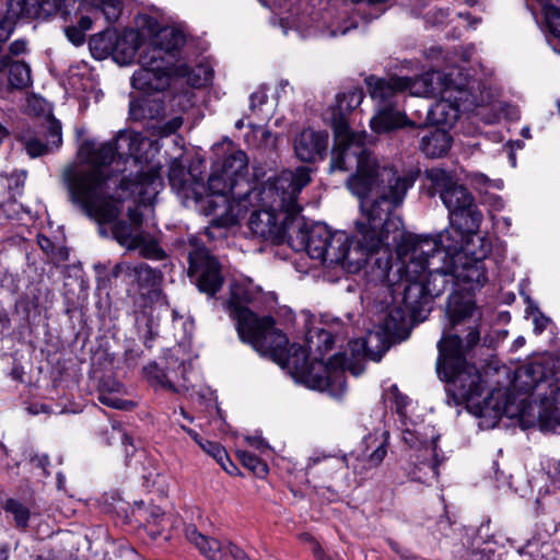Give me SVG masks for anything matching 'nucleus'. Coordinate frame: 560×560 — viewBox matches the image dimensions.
Segmentation results:
<instances>
[{
    "mask_svg": "<svg viewBox=\"0 0 560 560\" xmlns=\"http://www.w3.org/2000/svg\"><path fill=\"white\" fill-rule=\"evenodd\" d=\"M136 37L132 33L118 35L115 40L112 56L119 65H129L137 52Z\"/></svg>",
    "mask_w": 560,
    "mask_h": 560,
    "instance_id": "e433bc0d",
    "label": "nucleus"
},
{
    "mask_svg": "<svg viewBox=\"0 0 560 560\" xmlns=\"http://www.w3.org/2000/svg\"><path fill=\"white\" fill-rule=\"evenodd\" d=\"M61 142V124L49 115L40 126L39 136L27 138L24 148L31 158H37L58 149Z\"/></svg>",
    "mask_w": 560,
    "mask_h": 560,
    "instance_id": "5701e85b",
    "label": "nucleus"
},
{
    "mask_svg": "<svg viewBox=\"0 0 560 560\" xmlns=\"http://www.w3.org/2000/svg\"><path fill=\"white\" fill-rule=\"evenodd\" d=\"M478 248H465L464 254L455 255L450 261L453 267L456 287L467 290L481 288L488 280L483 259L491 253V242L477 237Z\"/></svg>",
    "mask_w": 560,
    "mask_h": 560,
    "instance_id": "4468645a",
    "label": "nucleus"
},
{
    "mask_svg": "<svg viewBox=\"0 0 560 560\" xmlns=\"http://www.w3.org/2000/svg\"><path fill=\"white\" fill-rule=\"evenodd\" d=\"M168 180L172 188L183 199H192L195 201L205 202L206 197H203V195L208 189L194 173V168L190 167L187 171L180 160L174 159L171 162L168 168Z\"/></svg>",
    "mask_w": 560,
    "mask_h": 560,
    "instance_id": "aec40b11",
    "label": "nucleus"
},
{
    "mask_svg": "<svg viewBox=\"0 0 560 560\" xmlns=\"http://www.w3.org/2000/svg\"><path fill=\"white\" fill-rule=\"evenodd\" d=\"M488 203H489V208H490L489 211L493 219H494V213L500 212L504 208V201L499 196H494V195L490 196L488 198Z\"/></svg>",
    "mask_w": 560,
    "mask_h": 560,
    "instance_id": "bf43d9fd",
    "label": "nucleus"
},
{
    "mask_svg": "<svg viewBox=\"0 0 560 560\" xmlns=\"http://www.w3.org/2000/svg\"><path fill=\"white\" fill-rule=\"evenodd\" d=\"M439 73L440 79H434V93L422 94L421 96H434L441 94L438 101L428 112V118L432 124L442 127H452L459 117L460 108L468 110L479 105L478 96L472 94L467 79L462 77L459 70L453 69L447 73Z\"/></svg>",
    "mask_w": 560,
    "mask_h": 560,
    "instance_id": "9d476101",
    "label": "nucleus"
},
{
    "mask_svg": "<svg viewBox=\"0 0 560 560\" xmlns=\"http://www.w3.org/2000/svg\"><path fill=\"white\" fill-rule=\"evenodd\" d=\"M31 462L34 463L38 468H42L45 475H48L47 466L49 465V458L46 454L34 455L31 457Z\"/></svg>",
    "mask_w": 560,
    "mask_h": 560,
    "instance_id": "052dcab7",
    "label": "nucleus"
},
{
    "mask_svg": "<svg viewBox=\"0 0 560 560\" xmlns=\"http://www.w3.org/2000/svg\"><path fill=\"white\" fill-rule=\"evenodd\" d=\"M258 131L260 132V144L265 149L273 150L277 145V137L267 129L258 128Z\"/></svg>",
    "mask_w": 560,
    "mask_h": 560,
    "instance_id": "4d7b16f0",
    "label": "nucleus"
},
{
    "mask_svg": "<svg viewBox=\"0 0 560 560\" xmlns=\"http://www.w3.org/2000/svg\"><path fill=\"white\" fill-rule=\"evenodd\" d=\"M439 435H432L430 441L419 440L415 432L410 430H405L402 432V440L406 444L411 447H417L418 445L424 446L427 452H430L432 455L431 462H421L420 465L424 468H429L432 478H438L439 476V465L442 463V459H439L436 454V441Z\"/></svg>",
    "mask_w": 560,
    "mask_h": 560,
    "instance_id": "72a5a7b5",
    "label": "nucleus"
},
{
    "mask_svg": "<svg viewBox=\"0 0 560 560\" xmlns=\"http://www.w3.org/2000/svg\"><path fill=\"white\" fill-rule=\"evenodd\" d=\"M116 37L117 32L110 28L93 35L89 40V46L92 54L97 59H103L108 55H112Z\"/></svg>",
    "mask_w": 560,
    "mask_h": 560,
    "instance_id": "4c0bfd02",
    "label": "nucleus"
},
{
    "mask_svg": "<svg viewBox=\"0 0 560 560\" xmlns=\"http://www.w3.org/2000/svg\"><path fill=\"white\" fill-rule=\"evenodd\" d=\"M93 21L90 16L83 15L79 20V28L82 30L84 33L85 31H89L92 27Z\"/></svg>",
    "mask_w": 560,
    "mask_h": 560,
    "instance_id": "0e129e2a",
    "label": "nucleus"
},
{
    "mask_svg": "<svg viewBox=\"0 0 560 560\" xmlns=\"http://www.w3.org/2000/svg\"><path fill=\"white\" fill-rule=\"evenodd\" d=\"M439 73H425L419 78L390 77L382 79L370 77L366 79L370 95L377 101L380 105L393 103L392 98L397 94L409 91L411 95H422L435 92L433 86L434 79H440Z\"/></svg>",
    "mask_w": 560,
    "mask_h": 560,
    "instance_id": "2eb2a0df",
    "label": "nucleus"
},
{
    "mask_svg": "<svg viewBox=\"0 0 560 560\" xmlns=\"http://www.w3.org/2000/svg\"><path fill=\"white\" fill-rule=\"evenodd\" d=\"M246 441L250 446L257 450H264L267 447V443L265 442V440L259 436H247Z\"/></svg>",
    "mask_w": 560,
    "mask_h": 560,
    "instance_id": "e2e57ef3",
    "label": "nucleus"
},
{
    "mask_svg": "<svg viewBox=\"0 0 560 560\" xmlns=\"http://www.w3.org/2000/svg\"><path fill=\"white\" fill-rule=\"evenodd\" d=\"M238 458L243 466L248 468L255 476L262 478L268 474V465L255 454L241 451L238 452Z\"/></svg>",
    "mask_w": 560,
    "mask_h": 560,
    "instance_id": "c03bdc74",
    "label": "nucleus"
},
{
    "mask_svg": "<svg viewBox=\"0 0 560 560\" xmlns=\"http://www.w3.org/2000/svg\"><path fill=\"white\" fill-rule=\"evenodd\" d=\"M387 439L386 431L374 432L364 438L362 455L371 467H376L384 460L387 454Z\"/></svg>",
    "mask_w": 560,
    "mask_h": 560,
    "instance_id": "7c9ffc66",
    "label": "nucleus"
},
{
    "mask_svg": "<svg viewBox=\"0 0 560 560\" xmlns=\"http://www.w3.org/2000/svg\"><path fill=\"white\" fill-rule=\"evenodd\" d=\"M249 293L241 285L231 288L226 311L235 322L240 339L249 343L261 355L288 369L292 377L306 387L327 393L335 399L343 397L347 385L345 369L347 357L336 353L327 363L314 358L308 360V349L292 345L288 348L287 336L275 327L271 316L259 317L248 308Z\"/></svg>",
    "mask_w": 560,
    "mask_h": 560,
    "instance_id": "f03ea898",
    "label": "nucleus"
},
{
    "mask_svg": "<svg viewBox=\"0 0 560 560\" xmlns=\"http://www.w3.org/2000/svg\"><path fill=\"white\" fill-rule=\"evenodd\" d=\"M506 560H558V552L551 542L533 539L518 549L505 552Z\"/></svg>",
    "mask_w": 560,
    "mask_h": 560,
    "instance_id": "bb28decb",
    "label": "nucleus"
},
{
    "mask_svg": "<svg viewBox=\"0 0 560 560\" xmlns=\"http://www.w3.org/2000/svg\"><path fill=\"white\" fill-rule=\"evenodd\" d=\"M26 50V42L24 40H15L10 44L9 52L12 56H19Z\"/></svg>",
    "mask_w": 560,
    "mask_h": 560,
    "instance_id": "680f3d73",
    "label": "nucleus"
},
{
    "mask_svg": "<svg viewBox=\"0 0 560 560\" xmlns=\"http://www.w3.org/2000/svg\"><path fill=\"white\" fill-rule=\"evenodd\" d=\"M363 98V90L359 88H352L347 92L336 95V105L330 108L331 127L335 136V144L331 150L330 159L336 152L341 153L350 151L349 149L354 145L366 148V132L351 131L347 119V116L360 106Z\"/></svg>",
    "mask_w": 560,
    "mask_h": 560,
    "instance_id": "f8f14e48",
    "label": "nucleus"
},
{
    "mask_svg": "<svg viewBox=\"0 0 560 560\" xmlns=\"http://www.w3.org/2000/svg\"><path fill=\"white\" fill-rule=\"evenodd\" d=\"M7 179L0 174V198L7 195ZM16 202H0V210H2L8 218H12L14 214H18Z\"/></svg>",
    "mask_w": 560,
    "mask_h": 560,
    "instance_id": "864d4df0",
    "label": "nucleus"
},
{
    "mask_svg": "<svg viewBox=\"0 0 560 560\" xmlns=\"http://www.w3.org/2000/svg\"><path fill=\"white\" fill-rule=\"evenodd\" d=\"M137 249L140 250V255L147 259L162 260L166 257L165 252L159 245V242L151 236L149 233L141 231L137 233Z\"/></svg>",
    "mask_w": 560,
    "mask_h": 560,
    "instance_id": "58836bf2",
    "label": "nucleus"
},
{
    "mask_svg": "<svg viewBox=\"0 0 560 560\" xmlns=\"http://www.w3.org/2000/svg\"><path fill=\"white\" fill-rule=\"evenodd\" d=\"M113 142L119 158L141 161L140 150L147 143V139L140 132L125 130L120 131Z\"/></svg>",
    "mask_w": 560,
    "mask_h": 560,
    "instance_id": "c756f323",
    "label": "nucleus"
},
{
    "mask_svg": "<svg viewBox=\"0 0 560 560\" xmlns=\"http://www.w3.org/2000/svg\"><path fill=\"white\" fill-rule=\"evenodd\" d=\"M249 108L252 113L257 114L261 119H267L269 117L268 113H264L262 105L267 103L268 96L264 89L255 91L252 93Z\"/></svg>",
    "mask_w": 560,
    "mask_h": 560,
    "instance_id": "8fccbe9b",
    "label": "nucleus"
},
{
    "mask_svg": "<svg viewBox=\"0 0 560 560\" xmlns=\"http://www.w3.org/2000/svg\"><path fill=\"white\" fill-rule=\"evenodd\" d=\"M38 244L42 247V249H44L45 252H47L52 246L50 240L46 236H39Z\"/></svg>",
    "mask_w": 560,
    "mask_h": 560,
    "instance_id": "774afa93",
    "label": "nucleus"
},
{
    "mask_svg": "<svg viewBox=\"0 0 560 560\" xmlns=\"http://www.w3.org/2000/svg\"><path fill=\"white\" fill-rule=\"evenodd\" d=\"M545 24L549 33L560 38V9L555 4L547 5L544 10Z\"/></svg>",
    "mask_w": 560,
    "mask_h": 560,
    "instance_id": "09e8293b",
    "label": "nucleus"
},
{
    "mask_svg": "<svg viewBox=\"0 0 560 560\" xmlns=\"http://www.w3.org/2000/svg\"><path fill=\"white\" fill-rule=\"evenodd\" d=\"M412 316L399 303H393L384 317L381 327L384 334L392 339H406L409 335V320Z\"/></svg>",
    "mask_w": 560,
    "mask_h": 560,
    "instance_id": "a878e982",
    "label": "nucleus"
},
{
    "mask_svg": "<svg viewBox=\"0 0 560 560\" xmlns=\"http://www.w3.org/2000/svg\"><path fill=\"white\" fill-rule=\"evenodd\" d=\"M451 148V137L441 129L429 132L423 136L420 142L421 151L428 158H440L447 153Z\"/></svg>",
    "mask_w": 560,
    "mask_h": 560,
    "instance_id": "f704fd0d",
    "label": "nucleus"
},
{
    "mask_svg": "<svg viewBox=\"0 0 560 560\" xmlns=\"http://www.w3.org/2000/svg\"><path fill=\"white\" fill-rule=\"evenodd\" d=\"M98 11L104 15L108 23H115L121 14V3L119 0H94Z\"/></svg>",
    "mask_w": 560,
    "mask_h": 560,
    "instance_id": "de8ad7c7",
    "label": "nucleus"
},
{
    "mask_svg": "<svg viewBox=\"0 0 560 560\" xmlns=\"http://www.w3.org/2000/svg\"><path fill=\"white\" fill-rule=\"evenodd\" d=\"M5 512L13 515L18 527H26L30 518L28 509L14 499H8L4 504Z\"/></svg>",
    "mask_w": 560,
    "mask_h": 560,
    "instance_id": "a18cd8bd",
    "label": "nucleus"
},
{
    "mask_svg": "<svg viewBox=\"0 0 560 560\" xmlns=\"http://www.w3.org/2000/svg\"><path fill=\"white\" fill-rule=\"evenodd\" d=\"M334 342L332 332L323 327H313L306 331L305 345L313 355H324L331 350Z\"/></svg>",
    "mask_w": 560,
    "mask_h": 560,
    "instance_id": "c9c22d12",
    "label": "nucleus"
},
{
    "mask_svg": "<svg viewBox=\"0 0 560 560\" xmlns=\"http://www.w3.org/2000/svg\"><path fill=\"white\" fill-rule=\"evenodd\" d=\"M383 271V278L388 282L393 302L399 303L412 316V320L422 322L432 308V299L427 291L420 269L422 264L418 258L400 256Z\"/></svg>",
    "mask_w": 560,
    "mask_h": 560,
    "instance_id": "6e6552de",
    "label": "nucleus"
},
{
    "mask_svg": "<svg viewBox=\"0 0 560 560\" xmlns=\"http://www.w3.org/2000/svg\"><path fill=\"white\" fill-rule=\"evenodd\" d=\"M189 276L200 292L213 296L223 285L221 265L206 247H197L188 255Z\"/></svg>",
    "mask_w": 560,
    "mask_h": 560,
    "instance_id": "f3484780",
    "label": "nucleus"
},
{
    "mask_svg": "<svg viewBox=\"0 0 560 560\" xmlns=\"http://www.w3.org/2000/svg\"><path fill=\"white\" fill-rule=\"evenodd\" d=\"M450 329L438 342L436 372L447 383V393L455 405L474 404L483 390L481 374L466 355L480 341L481 311L475 302L457 292L447 301Z\"/></svg>",
    "mask_w": 560,
    "mask_h": 560,
    "instance_id": "20e7f679",
    "label": "nucleus"
},
{
    "mask_svg": "<svg viewBox=\"0 0 560 560\" xmlns=\"http://www.w3.org/2000/svg\"><path fill=\"white\" fill-rule=\"evenodd\" d=\"M324 463L326 469H341L343 467L345 460L334 456H323V457H313L310 458L307 464V471L311 472L317 464Z\"/></svg>",
    "mask_w": 560,
    "mask_h": 560,
    "instance_id": "3c124183",
    "label": "nucleus"
},
{
    "mask_svg": "<svg viewBox=\"0 0 560 560\" xmlns=\"http://www.w3.org/2000/svg\"><path fill=\"white\" fill-rule=\"evenodd\" d=\"M310 182L308 168L305 166H300L294 172L285 170L278 176L268 178L261 188L247 198V209L235 223L254 208L248 220V228L254 235L262 238L282 233L288 235L285 223L291 224L301 212L298 196Z\"/></svg>",
    "mask_w": 560,
    "mask_h": 560,
    "instance_id": "39448f33",
    "label": "nucleus"
},
{
    "mask_svg": "<svg viewBox=\"0 0 560 560\" xmlns=\"http://www.w3.org/2000/svg\"><path fill=\"white\" fill-rule=\"evenodd\" d=\"M138 25L142 28L147 27L148 32L152 35H156L161 30L159 26V22L149 15H141L138 18Z\"/></svg>",
    "mask_w": 560,
    "mask_h": 560,
    "instance_id": "5fc2aeb1",
    "label": "nucleus"
},
{
    "mask_svg": "<svg viewBox=\"0 0 560 560\" xmlns=\"http://www.w3.org/2000/svg\"><path fill=\"white\" fill-rule=\"evenodd\" d=\"M66 35L75 46L82 45L85 40V34L78 26H68L66 28Z\"/></svg>",
    "mask_w": 560,
    "mask_h": 560,
    "instance_id": "6e6d98bb",
    "label": "nucleus"
},
{
    "mask_svg": "<svg viewBox=\"0 0 560 560\" xmlns=\"http://www.w3.org/2000/svg\"><path fill=\"white\" fill-rule=\"evenodd\" d=\"M106 384H104L98 392V400L108 407L115 409H130L133 407V402L129 400H124L119 398L116 393L120 392L121 385L119 383L113 382V386L106 389Z\"/></svg>",
    "mask_w": 560,
    "mask_h": 560,
    "instance_id": "79ce46f5",
    "label": "nucleus"
},
{
    "mask_svg": "<svg viewBox=\"0 0 560 560\" xmlns=\"http://www.w3.org/2000/svg\"><path fill=\"white\" fill-rule=\"evenodd\" d=\"M418 259L423 265L420 269L421 279L432 300L444 293L448 287L456 285L451 261L443 262L425 256Z\"/></svg>",
    "mask_w": 560,
    "mask_h": 560,
    "instance_id": "412c9836",
    "label": "nucleus"
},
{
    "mask_svg": "<svg viewBox=\"0 0 560 560\" xmlns=\"http://www.w3.org/2000/svg\"><path fill=\"white\" fill-rule=\"evenodd\" d=\"M9 71V82L15 89H25L31 85V68L23 61H13L11 56L0 57V72Z\"/></svg>",
    "mask_w": 560,
    "mask_h": 560,
    "instance_id": "473e14b6",
    "label": "nucleus"
},
{
    "mask_svg": "<svg viewBox=\"0 0 560 560\" xmlns=\"http://www.w3.org/2000/svg\"><path fill=\"white\" fill-rule=\"evenodd\" d=\"M185 43L183 32L174 27H162L144 50H160V58L170 60L171 55Z\"/></svg>",
    "mask_w": 560,
    "mask_h": 560,
    "instance_id": "cd10ccee",
    "label": "nucleus"
},
{
    "mask_svg": "<svg viewBox=\"0 0 560 560\" xmlns=\"http://www.w3.org/2000/svg\"><path fill=\"white\" fill-rule=\"evenodd\" d=\"M429 176L448 211L451 225L466 231H478L482 213L471 192L443 170H432Z\"/></svg>",
    "mask_w": 560,
    "mask_h": 560,
    "instance_id": "9b49d317",
    "label": "nucleus"
},
{
    "mask_svg": "<svg viewBox=\"0 0 560 560\" xmlns=\"http://www.w3.org/2000/svg\"><path fill=\"white\" fill-rule=\"evenodd\" d=\"M477 231H466L458 226L445 229L438 234L436 237L419 236L412 233H405L394 246L396 253L400 256H409L415 258L438 259L439 261H448L457 254H464L468 246L475 248Z\"/></svg>",
    "mask_w": 560,
    "mask_h": 560,
    "instance_id": "1a4fd4ad",
    "label": "nucleus"
},
{
    "mask_svg": "<svg viewBox=\"0 0 560 560\" xmlns=\"http://www.w3.org/2000/svg\"><path fill=\"white\" fill-rule=\"evenodd\" d=\"M328 147V133L312 128L303 129L293 140L295 155L302 162L322 160Z\"/></svg>",
    "mask_w": 560,
    "mask_h": 560,
    "instance_id": "b1692460",
    "label": "nucleus"
},
{
    "mask_svg": "<svg viewBox=\"0 0 560 560\" xmlns=\"http://www.w3.org/2000/svg\"><path fill=\"white\" fill-rule=\"evenodd\" d=\"M186 538L210 560H248L247 555L233 544L222 545L219 540L208 538L189 525L185 529Z\"/></svg>",
    "mask_w": 560,
    "mask_h": 560,
    "instance_id": "4be33fe9",
    "label": "nucleus"
},
{
    "mask_svg": "<svg viewBox=\"0 0 560 560\" xmlns=\"http://www.w3.org/2000/svg\"><path fill=\"white\" fill-rule=\"evenodd\" d=\"M199 445L201 446V448L207 453L209 454L210 456H212L217 463L228 472V474H231L232 475V470L229 469L228 466H225V462H229L230 463V458L228 456V453L217 442H211V441H205V442H200Z\"/></svg>",
    "mask_w": 560,
    "mask_h": 560,
    "instance_id": "49530a36",
    "label": "nucleus"
},
{
    "mask_svg": "<svg viewBox=\"0 0 560 560\" xmlns=\"http://www.w3.org/2000/svg\"><path fill=\"white\" fill-rule=\"evenodd\" d=\"M180 428L196 442V443H200L202 440L200 438V435L192 429L190 428H187L185 425H180Z\"/></svg>",
    "mask_w": 560,
    "mask_h": 560,
    "instance_id": "338daca9",
    "label": "nucleus"
},
{
    "mask_svg": "<svg viewBox=\"0 0 560 560\" xmlns=\"http://www.w3.org/2000/svg\"><path fill=\"white\" fill-rule=\"evenodd\" d=\"M350 150L336 152L330 159L329 171L354 170L346 186L361 200L360 208L365 219L355 223L359 244L368 253L394 247L406 233L401 219L394 211L402 206L416 179L389 165H381L366 148L354 145Z\"/></svg>",
    "mask_w": 560,
    "mask_h": 560,
    "instance_id": "f257e3e1",
    "label": "nucleus"
},
{
    "mask_svg": "<svg viewBox=\"0 0 560 560\" xmlns=\"http://www.w3.org/2000/svg\"><path fill=\"white\" fill-rule=\"evenodd\" d=\"M112 276L116 279H121L127 285H136L137 290L142 294H144V291H154L163 278L160 270L153 269L144 262L137 265L128 262L117 264L112 270Z\"/></svg>",
    "mask_w": 560,
    "mask_h": 560,
    "instance_id": "6ab92c4d",
    "label": "nucleus"
},
{
    "mask_svg": "<svg viewBox=\"0 0 560 560\" xmlns=\"http://www.w3.org/2000/svg\"><path fill=\"white\" fill-rule=\"evenodd\" d=\"M129 116L135 121H156L152 127L158 129L156 135L160 137L175 133L183 124L182 117H174L170 121L160 125L165 116V105L159 94L152 93H144L132 98L129 104Z\"/></svg>",
    "mask_w": 560,
    "mask_h": 560,
    "instance_id": "a211bd4d",
    "label": "nucleus"
},
{
    "mask_svg": "<svg viewBox=\"0 0 560 560\" xmlns=\"http://www.w3.org/2000/svg\"><path fill=\"white\" fill-rule=\"evenodd\" d=\"M410 125L412 122L405 113L396 108L394 103L380 105L370 120V127L375 133H387Z\"/></svg>",
    "mask_w": 560,
    "mask_h": 560,
    "instance_id": "393cba45",
    "label": "nucleus"
},
{
    "mask_svg": "<svg viewBox=\"0 0 560 560\" xmlns=\"http://www.w3.org/2000/svg\"><path fill=\"white\" fill-rule=\"evenodd\" d=\"M493 545V542L476 536L469 545L457 547L453 552L452 560H500L495 555Z\"/></svg>",
    "mask_w": 560,
    "mask_h": 560,
    "instance_id": "c85d7f7f",
    "label": "nucleus"
},
{
    "mask_svg": "<svg viewBox=\"0 0 560 560\" xmlns=\"http://www.w3.org/2000/svg\"><path fill=\"white\" fill-rule=\"evenodd\" d=\"M135 228L124 220H115L112 228L113 237L129 250L137 249L139 243L136 242L137 233Z\"/></svg>",
    "mask_w": 560,
    "mask_h": 560,
    "instance_id": "ea45409f",
    "label": "nucleus"
},
{
    "mask_svg": "<svg viewBox=\"0 0 560 560\" xmlns=\"http://www.w3.org/2000/svg\"><path fill=\"white\" fill-rule=\"evenodd\" d=\"M537 408V417L542 430H555L556 425H560V421L556 415L557 410H541V406H533L527 398L517 399L515 395L506 390H495L490 397L483 399L480 408L481 416H486L489 410H493L494 418L505 416L508 418H520L525 421L527 418H534V409Z\"/></svg>",
    "mask_w": 560,
    "mask_h": 560,
    "instance_id": "ddd939ff",
    "label": "nucleus"
},
{
    "mask_svg": "<svg viewBox=\"0 0 560 560\" xmlns=\"http://www.w3.org/2000/svg\"><path fill=\"white\" fill-rule=\"evenodd\" d=\"M79 155L92 166L91 170L68 167L62 178L72 202L78 203L84 213L98 222H108L120 214V203L138 195L158 192L160 167L151 166L133 179L105 175L102 167L109 165L117 155L114 142L96 144L85 140L80 147Z\"/></svg>",
    "mask_w": 560,
    "mask_h": 560,
    "instance_id": "7ed1b4c3",
    "label": "nucleus"
},
{
    "mask_svg": "<svg viewBox=\"0 0 560 560\" xmlns=\"http://www.w3.org/2000/svg\"><path fill=\"white\" fill-rule=\"evenodd\" d=\"M228 150L222 161L212 164L206 196L207 214L221 224L232 225L247 209V198L258 190L248 178V156L226 140Z\"/></svg>",
    "mask_w": 560,
    "mask_h": 560,
    "instance_id": "423d86ee",
    "label": "nucleus"
},
{
    "mask_svg": "<svg viewBox=\"0 0 560 560\" xmlns=\"http://www.w3.org/2000/svg\"><path fill=\"white\" fill-rule=\"evenodd\" d=\"M389 545H390L392 549H393L396 553H398V555L400 556V558H401V559H405V560H415V557H413V556L408 555V553H407V552H405V551H401V550H400V548H399V546H398L396 542H393V541H392Z\"/></svg>",
    "mask_w": 560,
    "mask_h": 560,
    "instance_id": "69168bd1",
    "label": "nucleus"
},
{
    "mask_svg": "<svg viewBox=\"0 0 560 560\" xmlns=\"http://www.w3.org/2000/svg\"><path fill=\"white\" fill-rule=\"evenodd\" d=\"M544 378V368L538 363H529L516 370L513 386L527 394L538 387Z\"/></svg>",
    "mask_w": 560,
    "mask_h": 560,
    "instance_id": "2f4dec72",
    "label": "nucleus"
},
{
    "mask_svg": "<svg viewBox=\"0 0 560 560\" xmlns=\"http://www.w3.org/2000/svg\"><path fill=\"white\" fill-rule=\"evenodd\" d=\"M26 7L34 9L35 12L45 11L49 12L51 10H61L65 7V0H52L50 4V0H23Z\"/></svg>",
    "mask_w": 560,
    "mask_h": 560,
    "instance_id": "603ef678",
    "label": "nucleus"
},
{
    "mask_svg": "<svg viewBox=\"0 0 560 560\" xmlns=\"http://www.w3.org/2000/svg\"><path fill=\"white\" fill-rule=\"evenodd\" d=\"M285 224L292 248L296 252L305 250L312 259L327 266L341 265L349 272H355L365 264L368 256L373 254L363 249L359 240L357 246L351 248L345 232H334L324 223H315L310 229H303L304 225L296 215L291 224Z\"/></svg>",
    "mask_w": 560,
    "mask_h": 560,
    "instance_id": "0eeeda50",
    "label": "nucleus"
},
{
    "mask_svg": "<svg viewBox=\"0 0 560 560\" xmlns=\"http://www.w3.org/2000/svg\"><path fill=\"white\" fill-rule=\"evenodd\" d=\"M160 50H142L140 69L131 78V85L144 93L162 92L170 85L171 61L160 58Z\"/></svg>",
    "mask_w": 560,
    "mask_h": 560,
    "instance_id": "dca6fc26",
    "label": "nucleus"
},
{
    "mask_svg": "<svg viewBox=\"0 0 560 560\" xmlns=\"http://www.w3.org/2000/svg\"><path fill=\"white\" fill-rule=\"evenodd\" d=\"M128 218L130 224L135 228L136 231H140L142 224V213L138 208H130L128 210Z\"/></svg>",
    "mask_w": 560,
    "mask_h": 560,
    "instance_id": "13d9d810",
    "label": "nucleus"
},
{
    "mask_svg": "<svg viewBox=\"0 0 560 560\" xmlns=\"http://www.w3.org/2000/svg\"><path fill=\"white\" fill-rule=\"evenodd\" d=\"M375 341L377 345L381 342L378 334H369L366 339L354 340L350 342L351 350L358 354H363L373 361H380L386 348L382 347L380 351H372L370 345Z\"/></svg>",
    "mask_w": 560,
    "mask_h": 560,
    "instance_id": "37998d69",
    "label": "nucleus"
},
{
    "mask_svg": "<svg viewBox=\"0 0 560 560\" xmlns=\"http://www.w3.org/2000/svg\"><path fill=\"white\" fill-rule=\"evenodd\" d=\"M143 372L151 384L173 393L177 392V388L175 387L170 374L166 373L164 369L160 368L155 362L149 363L147 366H144Z\"/></svg>",
    "mask_w": 560,
    "mask_h": 560,
    "instance_id": "a19ab883",
    "label": "nucleus"
}]
</instances>
